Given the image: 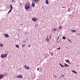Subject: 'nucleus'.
Instances as JSON below:
<instances>
[{
	"instance_id": "34",
	"label": "nucleus",
	"mask_w": 80,
	"mask_h": 80,
	"mask_svg": "<svg viewBox=\"0 0 80 80\" xmlns=\"http://www.w3.org/2000/svg\"><path fill=\"white\" fill-rule=\"evenodd\" d=\"M20 25H23V24H20Z\"/></svg>"
},
{
	"instance_id": "27",
	"label": "nucleus",
	"mask_w": 80,
	"mask_h": 80,
	"mask_svg": "<svg viewBox=\"0 0 80 80\" xmlns=\"http://www.w3.org/2000/svg\"><path fill=\"white\" fill-rule=\"evenodd\" d=\"M59 29H61V28H62V26H60L59 27Z\"/></svg>"
},
{
	"instance_id": "32",
	"label": "nucleus",
	"mask_w": 80,
	"mask_h": 80,
	"mask_svg": "<svg viewBox=\"0 0 80 80\" xmlns=\"http://www.w3.org/2000/svg\"><path fill=\"white\" fill-rule=\"evenodd\" d=\"M37 70H39V68H38L37 69Z\"/></svg>"
},
{
	"instance_id": "17",
	"label": "nucleus",
	"mask_w": 80,
	"mask_h": 80,
	"mask_svg": "<svg viewBox=\"0 0 80 80\" xmlns=\"http://www.w3.org/2000/svg\"><path fill=\"white\" fill-rule=\"evenodd\" d=\"M52 32H53V31L55 32V31H57V29H56V28H54L53 30H52Z\"/></svg>"
},
{
	"instance_id": "4",
	"label": "nucleus",
	"mask_w": 80,
	"mask_h": 80,
	"mask_svg": "<svg viewBox=\"0 0 80 80\" xmlns=\"http://www.w3.org/2000/svg\"><path fill=\"white\" fill-rule=\"evenodd\" d=\"M17 78H23V76L21 75H19L17 76Z\"/></svg>"
},
{
	"instance_id": "15",
	"label": "nucleus",
	"mask_w": 80,
	"mask_h": 80,
	"mask_svg": "<svg viewBox=\"0 0 80 80\" xmlns=\"http://www.w3.org/2000/svg\"><path fill=\"white\" fill-rule=\"evenodd\" d=\"M12 12V10L10 9L8 13V14H9V13H10V12Z\"/></svg>"
},
{
	"instance_id": "23",
	"label": "nucleus",
	"mask_w": 80,
	"mask_h": 80,
	"mask_svg": "<svg viewBox=\"0 0 80 80\" xmlns=\"http://www.w3.org/2000/svg\"><path fill=\"white\" fill-rule=\"evenodd\" d=\"M51 38H52V35L51 34V35H50L49 37V38L50 39Z\"/></svg>"
},
{
	"instance_id": "21",
	"label": "nucleus",
	"mask_w": 80,
	"mask_h": 80,
	"mask_svg": "<svg viewBox=\"0 0 80 80\" xmlns=\"http://www.w3.org/2000/svg\"><path fill=\"white\" fill-rule=\"evenodd\" d=\"M1 45H0V47H3V44H0Z\"/></svg>"
},
{
	"instance_id": "3",
	"label": "nucleus",
	"mask_w": 80,
	"mask_h": 80,
	"mask_svg": "<svg viewBox=\"0 0 80 80\" xmlns=\"http://www.w3.org/2000/svg\"><path fill=\"white\" fill-rule=\"evenodd\" d=\"M25 68L26 69V70H29L30 69V67H29V66H27L26 65H25L24 66Z\"/></svg>"
},
{
	"instance_id": "31",
	"label": "nucleus",
	"mask_w": 80,
	"mask_h": 80,
	"mask_svg": "<svg viewBox=\"0 0 80 80\" xmlns=\"http://www.w3.org/2000/svg\"><path fill=\"white\" fill-rule=\"evenodd\" d=\"M14 0H12V2H14Z\"/></svg>"
},
{
	"instance_id": "26",
	"label": "nucleus",
	"mask_w": 80,
	"mask_h": 80,
	"mask_svg": "<svg viewBox=\"0 0 80 80\" xmlns=\"http://www.w3.org/2000/svg\"><path fill=\"white\" fill-rule=\"evenodd\" d=\"M60 47H59V48H57V50H60Z\"/></svg>"
},
{
	"instance_id": "29",
	"label": "nucleus",
	"mask_w": 80,
	"mask_h": 80,
	"mask_svg": "<svg viewBox=\"0 0 80 80\" xmlns=\"http://www.w3.org/2000/svg\"><path fill=\"white\" fill-rule=\"evenodd\" d=\"M48 38V36H47V38H46V41H47V38Z\"/></svg>"
},
{
	"instance_id": "37",
	"label": "nucleus",
	"mask_w": 80,
	"mask_h": 80,
	"mask_svg": "<svg viewBox=\"0 0 80 80\" xmlns=\"http://www.w3.org/2000/svg\"><path fill=\"white\" fill-rule=\"evenodd\" d=\"M0 44H1V43H0Z\"/></svg>"
},
{
	"instance_id": "22",
	"label": "nucleus",
	"mask_w": 80,
	"mask_h": 80,
	"mask_svg": "<svg viewBox=\"0 0 80 80\" xmlns=\"http://www.w3.org/2000/svg\"><path fill=\"white\" fill-rule=\"evenodd\" d=\"M68 12H70V8H68Z\"/></svg>"
},
{
	"instance_id": "33",
	"label": "nucleus",
	"mask_w": 80,
	"mask_h": 80,
	"mask_svg": "<svg viewBox=\"0 0 80 80\" xmlns=\"http://www.w3.org/2000/svg\"><path fill=\"white\" fill-rule=\"evenodd\" d=\"M55 77L56 78H57V76H56L55 77Z\"/></svg>"
},
{
	"instance_id": "1",
	"label": "nucleus",
	"mask_w": 80,
	"mask_h": 80,
	"mask_svg": "<svg viewBox=\"0 0 80 80\" xmlns=\"http://www.w3.org/2000/svg\"><path fill=\"white\" fill-rule=\"evenodd\" d=\"M30 2H28L26 4H25L24 8L26 10H28V9L30 8Z\"/></svg>"
},
{
	"instance_id": "10",
	"label": "nucleus",
	"mask_w": 80,
	"mask_h": 80,
	"mask_svg": "<svg viewBox=\"0 0 80 80\" xmlns=\"http://www.w3.org/2000/svg\"><path fill=\"white\" fill-rule=\"evenodd\" d=\"M46 4H47V5H48V0H46Z\"/></svg>"
},
{
	"instance_id": "16",
	"label": "nucleus",
	"mask_w": 80,
	"mask_h": 80,
	"mask_svg": "<svg viewBox=\"0 0 80 80\" xmlns=\"http://www.w3.org/2000/svg\"><path fill=\"white\" fill-rule=\"evenodd\" d=\"M72 32H76V30H71Z\"/></svg>"
},
{
	"instance_id": "12",
	"label": "nucleus",
	"mask_w": 80,
	"mask_h": 80,
	"mask_svg": "<svg viewBox=\"0 0 80 80\" xmlns=\"http://www.w3.org/2000/svg\"><path fill=\"white\" fill-rule=\"evenodd\" d=\"M65 65H64V67H68V65L66 64V63H65Z\"/></svg>"
},
{
	"instance_id": "24",
	"label": "nucleus",
	"mask_w": 80,
	"mask_h": 80,
	"mask_svg": "<svg viewBox=\"0 0 80 80\" xmlns=\"http://www.w3.org/2000/svg\"><path fill=\"white\" fill-rule=\"evenodd\" d=\"M25 44H23L22 46V47H25Z\"/></svg>"
},
{
	"instance_id": "25",
	"label": "nucleus",
	"mask_w": 80,
	"mask_h": 80,
	"mask_svg": "<svg viewBox=\"0 0 80 80\" xmlns=\"http://www.w3.org/2000/svg\"><path fill=\"white\" fill-rule=\"evenodd\" d=\"M68 41H69V42H71V43H72V41H70V39H68Z\"/></svg>"
},
{
	"instance_id": "11",
	"label": "nucleus",
	"mask_w": 80,
	"mask_h": 80,
	"mask_svg": "<svg viewBox=\"0 0 80 80\" xmlns=\"http://www.w3.org/2000/svg\"><path fill=\"white\" fill-rule=\"evenodd\" d=\"M59 65L61 67L63 68H64V67L63 66V65H62V64H61L60 63H59Z\"/></svg>"
},
{
	"instance_id": "2",
	"label": "nucleus",
	"mask_w": 80,
	"mask_h": 80,
	"mask_svg": "<svg viewBox=\"0 0 80 80\" xmlns=\"http://www.w3.org/2000/svg\"><path fill=\"white\" fill-rule=\"evenodd\" d=\"M7 57V54H2L1 55V57L2 58H5V57Z\"/></svg>"
},
{
	"instance_id": "7",
	"label": "nucleus",
	"mask_w": 80,
	"mask_h": 80,
	"mask_svg": "<svg viewBox=\"0 0 80 80\" xmlns=\"http://www.w3.org/2000/svg\"><path fill=\"white\" fill-rule=\"evenodd\" d=\"M4 36L6 37V38H8L9 37V35L8 34H5L4 35Z\"/></svg>"
},
{
	"instance_id": "13",
	"label": "nucleus",
	"mask_w": 80,
	"mask_h": 80,
	"mask_svg": "<svg viewBox=\"0 0 80 80\" xmlns=\"http://www.w3.org/2000/svg\"><path fill=\"white\" fill-rule=\"evenodd\" d=\"M72 72H73V73H76V74H77V72H76L74 70L72 71Z\"/></svg>"
},
{
	"instance_id": "8",
	"label": "nucleus",
	"mask_w": 80,
	"mask_h": 80,
	"mask_svg": "<svg viewBox=\"0 0 80 80\" xmlns=\"http://www.w3.org/2000/svg\"><path fill=\"white\" fill-rule=\"evenodd\" d=\"M3 75L0 74V79H2L3 78Z\"/></svg>"
},
{
	"instance_id": "30",
	"label": "nucleus",
	"mask_w": 80,
	"mask_h": 80,
	"mask_svg": "<svg viewBox=\"0 0 80 80\" xmlns=\"http://www.w3.org/2000/svg\"><path fill=\"white\" fill-rule=\"evenodd\" d=\"M31 47V45H29L28 47Z\"/></svg>"
},
{
	"instance_id": "28",
	"label": "nucleus",
	"mask_w": 80,
	"mask_h": 80,
	"mask_svg": "<svg viewBox=\"0 0 80 80\" xmlns=\"http://www.w3.org/2000/svg\"><path fill=\"white\" fill-rule=\"evenodd\" d=\"M62 8H66V7H62Z\"/></svg>"
},
{
	"instance_id": "20",
	"label": "nucleus",
	"mask_w": 80,
	"mask_h": 80,
	"mask_svg": "<svg viewBox=\"0 0 80 80\" xmlns=\"http://www.w3.org/2000/svg\"><path fill=\"white\" fill-rule=\"evenodd\" d=\"M68 61L70 62V61H69V60H68V59L66 60V63H68Z\"/></svg>"
},
{
	"instance_id": "14",
	"label": "nucleus",
	"mask_w": 80,
	"mask_h": 80,
	"mask_svg": "<svg viewBox=\"0 0 80 80\" xmlns=\"http://www.w3.org/2000/svg\"><path fill=\"white\" fill-rule=\"evenodd\" d=\"M10 7H11V10H12L13 9V7L12 5H10Z\"/></svg>"
},
{
	"instance_id": "18",
	"label": "nucleus",
	"mask_w": 80,
	"mask_h": 80,
	"mask_svg": "<svg viewBox=\"0 0 80 80\" xmlns=\"http://www.w3.org/2000/svg\"><path fill=\"white\" fill-rule=\"evenodd\" d=\"M16 47L17 48H19V46H18V45H16Z\"/></svg>"
},
{
	"instance_id": "36",
	"label": "nucleus",
	"mask_w": 80,
	"mask_h": 80,
	"mask_svg": "<svg viewBox=\"0 0 80 80\" xmlns=\"http://www.w3.org/2000/svg\"><path fill=\"white\" fill-rule=\"evenodd\" d=\"M19 0V1H20V0Z\"/></svg>"
},
{
	"instance_id": "35",
	"label": "nucleus",
	"mask_w": 80,
	"mask_h": 80,
	"mask_svg": "<svg viewBox=\"0 0 80 80\" xmlns=\"http://www.w3.org/2000/svg\"><path fill=\"white\" fill-rule=\"evenodd\" d=\"M61 77H62V76H61V77H60L61 78Z\"/></svg>"
},
{
	"instance_id": "6",
	"label": "nucleus",
	"mask_w": 80,
	"mask_h": 80,
	"mask_svg": "<svg viewBox=\"0 0 80 80\" xmlns=\"http://www.w3.org/2000/svg\"><path fill=\"white\" fill-rule=\"evenodd\" d=\"M32 7H35V2H34L33 1L32 2Z\"/></svg>"
},
{
	"instance_id": "5",
	"label": "nucleus",
	"mask_w": 80,
	"mask_h": 80,
	"mask_svg": "<svg viewBox=\"0 0 80 80\" xmlns=\"http://www.w3.org/2000/svg\"><path fill=\"white\" fill-rule=\"evenodd\" d=\"M32 21H34V22H37V19L35 18H32Z\"/></svg>"
},
{
	"instance_id": "19",
	"label": "nucleus",
	"mask_w": 80,
	"mask_h": 80,
	"mask_svg": "<svg viewBox=\"0 0 80 80\" xmlns=\"http://www.w3.org/2000/svg\"><path fill=\"white\" fill-rule=\"evenodd\" d=\"M62 39L65 40V39H66V38L65 37H62Z\"/></svg>"
},
{
	"instance_id": "9",
	"label": "nucleus",
	"mask_w": 80,
	"mask_h": 80,
	"mask_svg": "<svg viewBox=\"0 0 80 80\" xmlns=\"http://www.w3.org/2000/svg\"><path fill=\"white\" fill-rule=\"evenodd\" d=\"M33 1L35 3H37L39 1V0H33Z\"/></svg>"
}]
</instances>
